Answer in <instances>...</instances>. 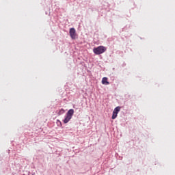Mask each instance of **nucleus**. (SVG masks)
Segmentation results:
<instances>
[{
  "label": "nucleus",
  "mask_w": 175,
  "mask_h": 175,
  "mask_svg": "<svg viewBox=\"0 0 175 175\" xmlns=\"http://www.w3.org/2000/svg\"><path fill=\"white\" fill-rule=\"evenodd\" d=\"M74 113H75V110H73V109H70L67 112L66 116L64 120V124H68V121H70V120H72V117H73Z\"/></svg>",
  "instance_id": "f257e3e1"
},
{
  "label": "nucleus",
  "mask_w": 175,
  "mask_h": 175,
  "mask_svg": "<svg viewBox=\"0 0 175 175\" xmlns=\"http://www.w3.org/2000/svg\"><path fill=\"white\" fill-rule=\"evenodd\" d=\"M102 84H104L105 85H109V84H110V83L107 81V77L103 78Z\"/></svg>",
  "instance_id": "20e7f679"
},
{
  "label": "nucleus",
  "mask_w": 175,
  "mask_h": 175,
  "mask_svg": "<svg viewBox=\"0 0 175 175\" xmlns=\"http://www.w3.org/2000/svg\"><path fill=\"white\" fill-rule=\"evenodd\" d=\"M64 109H61L60 111H59V113H64Z\"/></svg>",
  "instance_id": "0eeeda50"
},
{
  "label": "nucleus",
  "mask_w": 175,
  "mask_h": 175,
  "mask_svg": "<svg viewBox=\"0 0 175 175\" xmlns=\"http://www.w3.org/2000/svg\"><path fill=\"white\" fill-rule=\"evenodd\" d=\"M117 114L116 112L113 111V115H112V120H116L117 118Z\"/></svg>",
  "instance_id": "423d86ee"
},
{
  "label": "nucleus",
  "mask_w": 175,
  "mask_h": 175,
  "mask_svg": "<svg viewBox=\"0 0 175 175\" xmlns=\"http://www.w3.org/2000/svg\"><path fill=\"white\" fill-rule=\"evenodd\" d=\"M70 36L72 39H76V29L75 28L70 29Z\"/></svg>",
  "instance_id": "7ed1b4c3"
},
{
  "label": "nucleus",
  "mask_w": 175,
  "mask_h": 175,
  "mask_svg": "<svg viewBox=\"0 0 175 175\" xmlns=\"http://www.w3.org/2000/svg\"><path fill=\"white\" fill-rule=\"evenodd\" d=\"M105 51H106V47H105L103 46H98L97 48H94L93 49V53H94V54H96V55L103 54V53H105Z\"/></svg>",
  "instance_id": "f03ea898"
},
{
  "label": "nucleus",
  "mask_w": 175,
  "mask_h": 175,
  "mask_svg": "<svg viewBox=\"0 0 175 175\" xmlns=\"http://www.w3.org/2000/svg\"><path fill=\"white\" fill-rule=\"evenodd\" d=\"M121 110V107H117L114 109L113 113H116V114H118V112Z\"/></svg>",
  "instance_id": "39448f33"
}]
</instances>
